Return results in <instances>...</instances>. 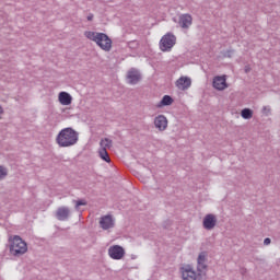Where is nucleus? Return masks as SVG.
Instances as JSON below:
<instances>
[{"label":"nucleus","instance_id":"9b49d317","mask_svg":"<svg viewBox=\"0 0 280 280\" xmlns=\"http://www.w3.org/2000/svg\"><path fill=\"white\" fill-rule=\"evenodd\" d=\"M154 126L160 130V132L167 130V117L163 115L156 116L154 119Z\"/></svg>","mask_w":280,"mask_h":280},{"label":"nucleus","instance_id":"aec40b11","mask_svg":"<svg viewBox=\"0 0 280 280\" xmlns=\"http://www.w3.org/2000/svg\"><path fill=\"white\" fill-rule=\"evenodd\" d=\"M241 116L243 117V119H253V109L250 108L242 109Z\"/></svg>","mask_w":280,"mask_h":280},{"label":"nucleus","instance_id":"9d476101","mask_svg":"<svg viewBox=\"0 0 280 280\" xmlns=\"http://www.w3.org/2000/svg\"><path fill=\"white\" fill-rule=\"evenodd\" d=\"M70 215H71V210L68 207H60L56 211V218L60 222H65L69 220Z\"/></svg>","mask_w":280,"mask_h":280},{"label":"nucleus","instance_id":"20e7f679","mask_svg":"<svg viewBox=\"0 0 280 280\" xmlns=\"http://www.w3.org/2000/svg\"><path fill=\"white\" fill-rule=\"evenodd\" d=\"M176 45V35L172 33L165 34L160 40L161 51H172V47Z\"/></svg>","mask_w":280,"mask_h":280},{"label":"nucleus","instance_id":"cd10ccee","mask_svg":"<svg viewBox=\"0 0 280 280\" xmlns=\"http://www.w3.org/2000/svg\"><path fill=\"white\" fill-rule=\"evenodd\" d=\"M246 73H248V69H245Z\"/></svg>","mask_w":280,"mask_h":280},{"label":"nucleus","instance_id":"ddd939ff","mask_svg":"<svg viewBox=\"0 0 280 280\" xmlns=\"http://www.w3.org/2000/svg\"><path fill=\"white\" fill-rule=\"evenodd\" d=\"M191 23H194V18H191V14H182L179 16L178 24L183 30H189Z\"/></svg>","mask_w":280,"mask_h":280},{"label":"nucleus","instance_id":"393cba45","mask_svg":"<svg viewBox=\"0 0 280 280\" xmlns=\"http://www.w3.org/2000/svg\"><path fill=\"white\" fill-rule=\"evenodd\" d=\"M228 58H231V54H233V50H228Z\"/></svg>","mask_w":280,"mask_h":280},{"label":"nucleus","instance_id":"423d86ee","mask_svg":"<svg viewBox=\"0 0 280 280\" xmlns=\"http://www.w3.org/2000/svg\"><path fill=\"white\" fill-rule=\"evenodd\" d=\"M202 224L206 231H213V229H215V224H218V217L209 213L203 218Z\"/></svg>","mask_w":280,"mask_h":280},{"label":"nucleus","instance_id":"39448f33","mask_svg":"<svg viewBox=\"0 0 280 280\" xmlns=\"http://www.w3.org/2000/svg\"><path fill=\"white\" fill-rule=\"evenodd\" d=\"M108 255L112 259L119 260V259H124L126 255V250L124 249V247L119 245H114L109 247Z\"/></svg>","mask_w":280,"mask_h":280},{"label":"nucleus","instance_id":"7ed1b4c3","mask_svg":"<svg viewBox=\"0 0 280 280\" xmlns=\"http://www.w3.org/2000/svg\"><path fill=\"white\" fill-rule=\"evenodd\" d=\"M9 250L14 257L25 255L27 253V243L19 235H11L9 237Z\"/></svg>","mask_w":280,"mask_h":280},{"label":"nucleus","instance_id":"1a4fd4ad","mask_svg":"<svg viewBox=\"0 0 280 280\" xmlns=\"http://www.w3.org/2000/svg\"><path fill=\"white\" fill-rule=\"evenodd\" d=\"M100 226L104 231H108V229H113L115 226V220H113V215L107 214L102 217L100 220Z\"/></svg>","mask_w":280,"mask_h":280},{"label":"nucleus","instance_id":"bb28decb","mask_svg":"<svg viewBox=\"0 0 280 280\" xmlns=\"http://www.w3.org/2000/svg\"><path fill=\"white\" fill-rule=\"evenodd\" d=\"M0 115H3V107L0 106Z\"/></svg>","mask_w":280,"mask_h":280},{"label":"nucleus","instance_id":"0eeeda50","mask_svg":"<svg viewBox=\"0 0 280 280\" xmlns=\"http://www.w3.org/2000/svg\"><path fill=\"white\" fill-rule=\"evenodd\" d=\"M127 80L129 84H139L141 82V72L137 68H131L127 72Z\"/></svg>","mask_w":280,"mask_h":280},{"label":"nucleus","instance_id":"6e6552de","mask_svg":"<svg viewBox=\"0 0 280 280\" xmlns=\"http://www.w3.org/2000/svg\"><path fill=\"white\" fill-rule=\"evenodd\" d=\"M207 252H201L197 258V270L200 275L207 272Z\"/></svg>","mask_w":280,"mask_h":280},{"label":"nucleus","instance_id":"f03ea898","mask_svg":"<svg viewBox=\"0 0 280 280\" xmlns=\"http://www.w3.org/2000/svg\"><path fill=\"white\" fill-rule=\"evenodd\" d=\"M84 36H86L89 40L96 43L103 51H110V49H113V40L104 33L88 31L84 33Z\"/></svg>","mask_w":280,"mask_h":280},{"label":"nucleus","instance_id":"dca6fc26","mask_svg":"<svg viewBox=\"0 0 280 280\" xmlns=\"http://www.w3.org/2000/svg\"><path fill=\"white\" fill-rule=\"evenodd\" d=\"M58 97L62 106H69L71 105V102H73V97L71 96V94L67 92H60Z\"/></svg>","mask_w":280,"mask_h":280},{"label":"nucleus","instance_id":"a878e982","mask_svg":"<svg viewBox=\"0 0 280 280\" xmlns=\"http://www.w3.org/2000/svg\"><path fill=\"white\" fill-rule=\"evenodd\" d=\"M262 110L267 112V113H270V109H268V107H264Z\"/></svg>","mask_w":280,"mask_h":280},{"label":"nucleus","instance_id":"4be33fe9","mask_svg":"<svg viewBox=\"0 0 280 280\" xmlns=\"http://www.w3.org/2000/svg\"><path fill=\"white\" fill-rule=\"evenodd\" d=\"M5 176H8V170H5L3 166H0V180H3Z\"/></svg>","mask_w":280,"mask_h":280},{"label":"nucleus","instance_id":"4468645a","mask_svg":"<svg viewBox=\"0 0 280 280\" xmlns=\"http://www.w3.org/2000/svg\"><path fill=\"white\" fill-rule=\"evenodd\" d=\"M176 86H177V89H179V91H187V89H189V86H191V79L188 77H180L176 81Z\"/></svg>","mask_w":280,"mask_h":280},{"label":"nucleus","instance_id":"b1692460","mask_svg":"<svg viewBox=\"0 0 280 280\" xmlns=\"http://www.w3.org/2000/svg\"><path fill=\"white\" fill-rule=\"evenodd\" d=\"M88 21H93V13H90V14L88 15Z\"/></svg>","mask_w":280,"mask_h":280},{"label":"nucleus","instance_id":"2eb2a0df","mask_svg":"<svg viewBox=\"0 0 280 280\" xmlns=\"http://www.w3.org/2000/svg\"><path fill=\"white\" fill-rule=\"evenodd\" d=\"M182 277L183 280H196V271H194L191 266H186L182 268Z\"/></svg>","mask_w":280,"mask_h":280},{"label":"nucleus","instance_id":"5701e85b","mask_svg":"<svg viewBox=\"0 0 280 280\" xmlns=\"http://www.w3.org/2000/svg\"><path fill=\"white\" fill-rule=\"evenodd\" d=\"M272 240H270L269 237L264 240V244L265 246H269V244H271Z\"/></svg>","mask_w":280,"mask_h":280},{"label":"nucleus","instance_id":"6ab92c4d","mask_svg":"<svg viewBox=\"0 0 280 280\" xmlns=\"http://www.w3.org/2000/svg\"><path fill=\"white\" fill-rule=\"evenodd\" d=\"M100 158L106 163H110V155H108V150L100 149L98 151Z\"/></svg>","mask_w":280,"mask_h":280},{"label":"nucleus","instance_id":"f257e3e1","mask_svg":"<svg viewBox=\"0 0 280 280\" xmlns=\"http://www.w3.org/2000/svg\"><path fill=\"white\" fill-rule=\"evenodd\" d=\"M56 141L59 148H71V145H75V143H78L79 133L73 128L68 127L58 133Z\"/></svg>","mask_w":280,"mask_h":280},{"label":"nucleus","instance_id":"f3484780","mask_svg":"<svg viewBox=\"0 0 280 280\" xmlns=\"http://www.w3.org/2000/svg\"><path fill=\"white\" fill-rule=\"evenodd\" d=\"M174 104V98L170 95H164L161 102L156 105L158 108L162 106H172Z\"/></svg>","mask_w":280,"mask_h":280},{"label":"nucleus","instance_id":"f8f14e48","mask_svg":"<svg viewBox=\"0 0 280 280\" xmlns=\"http://www.w3.org/2000/svg\"><path fill=\"white\" fill-rule=\"evenodd\" d=\"M212 85L217 91H224L229 85H226V75L214 77Z\"/></svg>","mask_w":280,"mask_h":280},{"label":"nucleus","instance_id":"412c9836","mask_svg":"<svg viewBox=\"0 0 280 280\" xmlns=\"http://www.w3.org/2000/svg\"><path fill=\"white\" fill-rule=\"evenodd\" d=\"M75 202V209H80V207H86L88 202L86 199H80L74 201Z\"/></svg>","mask_w":280,"mask_h":280},{"label":"nucleus","instance_id":"a211bd4d","mask_svg":"<svg viewBox=\"0 0 280 280\" xmlns=\"http://www.w3.org/2000/svg\"><path fill=\"white\" fill-rule=\"evenodd\" d=\"M100 145L101 150H110V148H113V140L104 138L101 140Z\"/></svg>","mask_w":280,"mask_h":280}]
</instances>
